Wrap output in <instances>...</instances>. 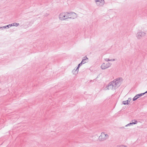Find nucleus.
I'll use <instances>...</instances> for the list:
<instances>
[{
	"label": "nucleus",
	"instance_id": "1",
	"mask_svg": "<svg viewBox=\"0 0 147 147\" xmlns=\"http://www.w3.org/2000/svg\"><path fill=\"white\" fill-rule=\"evenodd\" d=\"M65 14H67V18L74 19L76 18V13L74 12H64Z\"/></svg>",
	"mask_w": 147,
	"mask_h": 147
},
{
	"label": "nucleus",
	"instance_id": "2",
	"mask_svg": "<svg viewBox=\"0 0 147 147\" xmlns=\"http://www.w3.org/2000/svg\"><path fill=\"white\" fill-rule=\"evenodd\" d=\"M122 80V78H117L114 80L113 81L114 84H115V88H117L119 87L120 85L121 81Z\"/></svg>",
	"mask_w": 147,
	"mask_h": 147
},
{
	"label": "nucleus",
	"instance_id": "3",
	"mask_svg": "<svg viewBox=\"0 0 147 147\" xmlns=\"http://www.w3.org/2000/svg\"><path fill=\"white\" fill-rule=\"evenodd\" d=\"M109 137V136L107 134H105L104 132H102L101 135L99 137L98 140L99 141H101L105 140Z\"/></svg>",
	"mask_w": 147,
	"mask_h": 147
},
{
	"label": "nucleus",
	"instance_id": "4",
	"mask_svg": "<svg viewBox=\"0 0 147 147\" xmlns=\"http://www.w3.org/2000/svg\"><path fill=\"white\" fill-rule=\"evenodd\" d=\"M145 33L139 30V32L136 34V36L137 38L140 39L142 38V37L144 36L145 35Z\"/></svg>",
	"mask_w": 147,
	"mask_h": 147
},
{
	"label": "nucleus",
	"instance_id": "5",
	"mask_svg": "<svg viewBox=\"0 0 147 147\" xmlns=\"http://www.w3.org/2000/svg\"><path fill=\"white\" fill-rule=\"evenodd\" d=\"M111 65V64L109 62L105 64L103 63L101 66V68L102 69H105L109 67Z\"/></svg>",
	"mask_w": 147,
	"mask_h": 147
},
{
	"label": "nucleus",
	"instance_id": "6",
	"mask_svg": "<svg viewBox=\"0 0 147 147\" xmlns=\"http://www.w3.org/2000/svg\"><path fill=\"white\" fill-rule=\"evenodd\" d=\"M59 18L60 20H63L67 19V14H65L64 12L60 14L59 16Z\"/></svg>",
	"mask_w": 147,
	"mask_h": 147
},
{
	"label": "nucleus",
	"instance_id": "7",
	"mask_svg": "<svg viewBox=\"0 0 147 147\" xmlns=\"http://www.w3.org/2000/svg\"><path fill=\"white\" fill-rule=\"evenodd\" d=\"M113 81L111 82L108 84L107 86V89H115L116 88H115V84H114Z\"/></svg>",
	"mask_w": 147,
	"mask_h": 147
},
{
	"label": "nucleus",
	"instance_id": "8",
	"mask_svg": "<svg viewBox=\"0 0 147 147\" xmlns=\"http://www.w3.org/2000/svg\"><path fill=\"white\" fill-rule=\"evenodd\" d=\"M97 5L100 6H102L105 3V1L104 0H98L96 1Z\"/></svg>",
	"mask_w": 147,
	"mask_h": 147
},
{
	"label": "nucleus",
	"instance_id": "9",
	"mask_svg": "<svg viewBox=\"0 0 147 147\" xmlns=\"http://www.w3.org/2000/svg\"><path fill=\"white\" fill-rule=\"evenodd\" d=\"M12 26V24H10L5 26L0 27V29H1L2 30H3L6 28H8Z\"/></svg>",
	"mask_w": 147,
	"mask_h": 147
},
{
	"label": "nucleus",
	"instance_id": "10",
	"mask_svg": "<svg viewBox=\"0 0 147 147\" xmlns=\"http://www.w3.org/2000/svg\"><path fill=\"white\" fill-rule=\"evenodd\" d=\"M140 96L139 94L136 95L133 98V100L134 101L136 100L137 99L139 98Z\"/></svg>",
	"mask_w": 147,
	"mask_h": 147
},
{
	"label": "nucleus",
	"instance_id": "11",
	"mask_svg": "<svg viewBox=\"0 0 147 147\" xmlns=\"http://www.w3.org/2000/svg\"><path fill=\"white\" fill-rule=\"evenodd\" d=\"M88 58L86 56L84 57V59H82V62H83L84 63H86V62H87L86 61L88 60Z\"/></svg>",
	"mask_w": 147,
	"mask_h": 147
},
{
	"label": "nucleus",
	"instance_id": "12",
	"mask_svg": "<svg viewBox=\"0 0 147 147\" xmlns=\"http://www.w3.org/2000/svg\"><path fill=\"white\" fill-rule=\"evenodd\" d=\"M78 71H76L75 69H74L72 71V73H73V74L75 75H76V74H78Z\"/></svg>",
	"mask_w": 147,
	"mask_h": 147
},
{
	"label": "nucleus",
	"instance_id": "13",
	"mask_svg": "<svg viewBox=\"0 0 147 147\" xmlns=\"http://www.w3.org/2000/svg\"><path fill=\"white\" fill-rule=\"evenodd\" d=\"M11 24H12V26H17L19 25V23H13Z\"/></svg>",
	"mask_w": 147,
	"mask_h": 147
},
{
	"label": "nucleus",
	"instance_id": "14",
	"mask_svg": "<svg viewBox=\"0 0 147 147\" xmlns=\"http://www.w3.org/2000/svg\"><path fill=\"white\" fill-rule=\"evenodd\" d=\"M132 121L133 125L137 124L138 123V121L135 119L134 120H132Z\"/></svg>",
	"mask_w": 147,
	"mask_h": 147
},
{
	"label": "nucleus",
	"instance_id": "15",
	"mask_svg": "<svg viewBox=\"0 0 147 147\" xmlns=\"http://www.w3.org/2000/svg\"><path fill=\"white\" fill-rule=\"evenodd\" d=\"M122 103L124 105H128V103H127V100L123 101Z\"/></svg>",
	"mask_w": 147,
	"mask_h": 147
},
{
	"label": "nucleus",
	"instance_id": "16",
	"mask_svg": "<svg viewBox=\"0 0 147 147\" xmlns=\"http://www.w3.org/2000/svg\"><path fill=\"white\" fill-rule=\"evenodd\" d=\"M133 125V124L132 122L130 123H129L127 124V125H126L125 126V127H127L128 126H130L131 125Z\"/></svg>",
	"mask_w": 147,
	"mask_h": 147
},
{
	"label": "nucleus",
	"instance_id": "17",
	"mask_svg": "<svg viewBox=\"0 0 147 147\" xmlns=\"http://www.w3.org/2000/svg\"><path fill=\"white\" fill-rule=\"evenodd\" d=\"M145 94V93L144 92V93H141V94H139V96H140L141 97L142 96L144 95Z\"/></svg>",
	"mask_w": 147,
	"mask_h": 147
},
{
	"label": "nucleus",
	"instance_id": "18",
	"mask_svg": "<svg viewBox=\"0 0 147 147\" xmlns=\"http://www.w3.org/2000/svg\"><path fill=\"white\" fill-rule=\"evenodd\" d=\"M110 59L106 58L105 59V60L107 61H110Z\"/></svg>",
	"mask_w": 147,
	"mask_h": 147
},
{
	"label": "nucleus",
	"instance_id": "19",
	"mask_svg": "<svg viewBox=\"0 0 147 147\" xmlns=\"http://www.w3.org/2000/svg\"><path fill=\"white\" fill-rule=\"evenodd\" d=\"M79 68H80L79 67H78V66L77 67L76 69V70L78 71H78L79 69Z\"/></svg>",
	"mask_w": 147,
	"mask_h": 147
},
{
	"label": "nucleus",
	"instance_id": "20",
	"mask_svg": "<svg viewBox=\"0 0 147 147\" xmlns=\"http://www.w3.org/2000/svg\"><path fill=\"white\" fill-rule=\"evenodd\" d=\"M115 60L114 59H110V61H114Z\"/></svg>",
	"mask_w": 147,
	"mask_h": 147
},
{
	"label": "nucleus",
	"instance_id": "21",
	"mask_svg": "<svg viewBox=\"0 0 147 147\" xmlns=\"http://www.w3.org/2000/svg\"><path fill=\"white\" fill-rule=\"evenodd\" d=\"M81 65H82L80 63L78 64V67H80L81 66Z\"/></svg>",
	"mask_w": 147,
	"mask_h": 147
},
{
	"label": "nucleus",
	"instance_id": "22",
	"mask_svg": "<svg viewBox=\"0 0 147 147\" xmlns=\"http://www.w3.org/2000/svg\"><path fill=\"white\" fill-rule=\"evenodd\" d=\"M126 146H124L123 145H120V146H119V147H126Z\"/></svg>",
	"mask_w": 147,
	"mask_h": 147
},
{
	"label": "nucleus",
	"instance_id": "23",
	"mask_svg": "<svg viewBox=\"0 0 147 147\" xmlns=\"http://www.w3.org/2000/svg\"><path fill=\"white\" fill-rule=\"evenodd\" d=\"M127 103H128V105L129 103V102H130V101L128 100H127Z\"/></svg>",
	"mask_w": 147,
	"mask_h": 147
},
{
	"label": "nucleus",
	"instance_id": "24",
	"mask_svg": "<svg viewBox=\"0 0 147 147\" xmlns=\"http://www.w3.org/2000/svg\"><path fill=\"white\" fill-rule=\"evenodd\" d=\"M127 103H128V105L129 103V102H130V101L128 100H127Z\"/></svg>",
	"mask_w": 147,
	"mask_h": 147
},
{
	"label": "nucleus",
	"instance_id": "25",
	"mask_svg": "<svg viewBox=\"0 0 147 147\" xmlns=\"http://www.w3.org/2000/svg\"><path fill=\"white\" fill-rule=\"evenodd\" d=\"M129 101H130L131 100V98H129L128 99Z\"/></svg>",
	"mask_w": 147,
	"mask_h": 147
},
{
	"label": "nucleus",
	"instance_id": "26",
	"mask_svg": "<svg viewBox=\"0 0 147 147\" xmlns=\"http://www.w3.org/2000/svg\"><path fill=\"white\" fill-rule=\"evenodd\" d=\"M80 64H81L82 65V64H84V63H83V62H82V61L80 63Z\"/></svg>",
	"mask_w": 147,
	"mask_h": 147
},
{
	"label": "nucleus",
	"instance_id": "27",
	"mask_svg": "<svg viewBox=\"0 0 147 147\" xmlns=\"http://www.w3.org/2000/svg\"><path fill=\"white\" fill-rule=\"evenodd\" d=\"M145 94L147 93V91L144 92Z\"/></svg>",
	"mask_w": 147,
	"mask_h": 147
},
{
	"label": "nucleus",
	"instance_id": "28",
	"mask_svg": "<svg viewBox=\"0 0 147 147\" xmlns=\"http://www.w3.org/2000/svg\"><path fill=\"white\" fill-rule=\"evenodd\" d=\"M121 128H124V127H121Z\"/></svg>",
	"mask_w": 147,
	"mask_h": 147
},
{
	"label": "nucleus",
	"instance_id": "29",
	"mask_svg": "<svg viewBox=\"0 0 147 147\" xmlns=\"http://www.w3.org/2000/svg\"><path fill=\"white\" fill-rule=\"evenodd\" d=\"M95 0V1H97L98 0Z\"/></svg>",
	"mask_w": 147,
	"mask_h": 147
}]
</instances>
